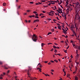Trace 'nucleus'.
<instances>
[{
	"instance_id": "obj_1",
	"label": "nucleus",
	"mask_w": 80,
	"mask_h": 80,
	"mask_svg": "<svg viewBox=\"0 0 80 80\" xmlns=\"http://www.w3.org/2000/svg\"><path fill=\"white\" fill-rule=\"evenodd\" d=\"M29 37H32V40L34 41V42H36L38 40V37L37 36H36L35 34H33L32 36V35L30 34L29 35Z\"/></svg>"
},
{
	"instance_id": "obj_2",
	"label": "nucleus",
	"mask_w": 80,
	"mask_h": 80,
	"mask_svg": "<svg viewBox=\"0 0 80 80\" xmlns=\"http://www.w3.org/2000/svg\"><path fill=\"white\" fill-rule=\"evenodd\" d=\"M31 70V69H28V77H29L28 78H30V80H33V79H32V78L31 77V76H30V75H31L29 72V71Z\"/></svg>"
},
{
	"instance_id": "obj_3",
	"label": "nucleus",
	"mask_w": 80,
	"mask_h": 80,
	"mask_svg": "<svg viewBox=\"0 0 80 80\" xmlns=\"http://www.w3.org/2000/svg\"><path fill=\"white\" fill-rule=\"evenodd\" d=\"M75 18L78 20H80V15L77 14L76 15Z\"/></svg>"
},
{
	"instance_id": "obj_4",
	"label": "nucleus",
	"mask_w": 80,
	"mask_h": 80,
	"mask_svg": "<svg viewBox=\"0 0 80 80\" xmlns=\"http://www.w3.org/2000/svg\"><path fill=\"white\" fill-rule=\"evenodd\" d=\"M73 4H74V5H75L76 7H77L79 5V4L78 2L73 3Z\"/></svg>"
},
{
	"instance_id": "obj_5",
	"label": "nucleus",
	"mask_w": 80,
	"mask_h": 80,
	"mask_svg": "<svg viewBox=\"0 0 80 80\" xmlns=\"http://www.w3.org/2000/svg\"><path fill=\"white\" fill-rule=\"evenodd\" d=\"M48 2L49 3H50V2H52L53 3H57V2L56 1H48Z\"/></svg>"
},
{
	"instance_id": "obj_6",
	"label": "nucleus",
	"mask_w": 80,
	"mask_h": 80,
	"mask_svg": "<svg viewBox=\"0 0 80 80\" xmlns=\"http://www.w3.org/2000/svg\"><path fill=\"white\" fill-rule=\"evenodd\" d=\"M37 22H39V20L36 19V20H34L33 22V23H36Z\"/></svg>"
},
{
	"instance_id": "obj_7",
	"label": "nucleus",
	"mask_w": 80,
	"mask_h": 80,
	"mask_svg": "<svg viewBox=\"0 0 80 80\" xmlns=\"http://www.w3.org/2000/svg\"><path fill=\"white\" fill-rule=\"evenodd\" d=\"M38 70H39V72H42V69H41L40 68H37Z\"/></svg>"
},
{
	"instance_id": "obj_8",
	"label": "nucleus",
	"mask_w": 80,
	"mask_h": 80,
	"mask_svg": "<svg viewBox=\"0 0 80 80\" xmlns=\"http://www.w3.org/2000/svg\"><path fill=\"white\" fill-rule=\"evenodd\" d=\"M2 77H3V74H1L0 76V79H3V78H2Z\"/></svg>"
},
{
	"instance_id": "obj_9",
	"label": "nucleus",
	"mask_w": 80,
	"mask_h": 80,
	"mask_svg": "<svg viewBox=\"0 0 80 80\" xmlns=\"http://www.w3.org/2000/svg\"><path fill=\"white\" fill-rule=\"evenodd\" d=\"M78 56H79V54H77V55H76V59H78Z\"/></svg>"
},
{
	"instance_id": "obj_10",
	"label": "nucleus",
	"mask_w": 80,
	"mask_h": 80,
	"mask_svg": "<svg viewBox=\"0 0 80 80\" xmlns=\"http://www.w3.org/2000/svg\"><path fill=\"white\" fill-rule=\"evenodd\" d=\"M75 28H76V30H77V29H78V26H77L76 25V24H75Z\"/></svg>"
},
{
	"instance_id": "obj_11",
	"label": "nucleus",
	"mask_w": 80,
	"mask_h": 80,
	"mask_svg": "<svg viewBox=\"0 0 80 80\" xmlns=\"http://www.w3.org/2000/svg\"><path fill=\"white\" fill-rule=\"evenodd\" d=\"M78 78L77 77H75V80H78Z\"/></svg>"
},
{
	"instance_id": "obj_12",
	"label": "nucleus",
	"mask_w": 80,
	"mask_h": 80,
	"mask_svg": "<svg viewBox=\"0 0 80 80\" xmlns=\"http://www.w3.org/2000/svg\"><path fill=\"white\" fill-rule=\"evenodd\" d=\"M62 32L63 33H65V34H66L67 33V32L66 31H62Z\"/></svg>"
},
{
	"instance_id": "obj_13",
	"label": "nucleus",
	"mask_w": 80,
	"mask_h": 80,
	"mask_svg": "<svg viewBox=\"0 0 80 80\" xmlns=\"http://www.w3.org/2000/svg\"><path fill=\"white\" fill-rule=\"evenodd\" d=\"M63 13L64 14V17H65V20L66 19V18H67L66 17V15H65V12H63Z\"/></svg>"
},
{
	"instance_id": "obj_14",
	"label": "nucleus",
	"mask_w": 80,
	"mask_h": 80,
	"mask_svg": "<svg viewBox=\"0 0 80 80\" xmlns=\"http://www.w3.org/2000/svg\"><path fill=\"white\" fill-rule=\"evenodd\" d=\"M44 45H45V44H44V43H41V47H43V46Z\"/></svg>"
},
{
	"instance_id": "obj_15",
	"label": "nucleus",
	"mask_w": 80,
	"mask_h": 80,
	"mask_svg": "<svg viewBox=\"0 0 80 80\" xmlns=\"http://www.w3.org/2000/svg\"><path fill=\"white\" fill-rule=\"evenodd\" d=\"M71 28H75V27H74V26L73 25H72Z\"/></svg>"
},
{
	"instance_id": "obj_16",
	"label": "nucleus",
	"mask_w": 80,
	"mask_h": 80,
	"mask_svg": "<svg viewBox=\"0 0 80 80\" xmlns=\"http://www.w3.org/2000/svg\"><path fill=\"white\" fill-rule=\"evenodd\" d=\"M18 77L16 76L15 77V78L16 79L15 80H19V79H17V78Z\"/></svg>"
},
{
	"instance_id": "obj_17",
	"label": "nucleus",
	"mask_w": 80,
	"mask_h": 80,
	"mask_svg": "<svg viewBox=\"0 0 80 80\" xmlns=\"http://www.w3.org/2000/svg\"><path fill=\"white\" fill-rule=\"evenodd\" d=\"M3 64V62L0 61V65H2Z\"/></svg>"
},
{
	"instance_id": "obj_18",
	"label": "nucleus",
	"mask_w": 80,
	"mask_h": 80,
	"mask_svg": "<svg viewBox=\"0 0 80 80\" xmlns=\"http://www.w3.org/2000/svg\"><path fill=\"white\" fill-rule=\"evenodd\" d=\"M4 68H5V69H8V68H7V67H6V65H5L4 66Z\"/></svg>"
},
{
	"instance_id": "obj_19",
	"label": "nucleus",
	"mask_w": 80,
	"mask_h": 80,
	"mask_svg": "<svg viewBox=\"0 0 80 80\" xmlns=\"http://www.w3.org/2000/svg\"><path fill=\"white\" fill-rule=\"evenodd\" d=\"M10 70H8L7 72V74H8V73H10Z\"/></svg>"
},
{
	"instance_id": "obj_20",
	"label": "nucleus",
	"mask_w": 80,
	"mask_h": 80,
	"mask_svg": "<svg viewBox=\"0 0 80 80\" xmlns=\"http://www.w3.org/2000/svg\"><path fill=\"white\" fill-rule=\"evenodd\" d=\"M60 27H61V26H58V28L60 30H61Z\"/></svg>"
},
{
	"instance_id": "obj_21",
	"label": "nucleus",
	"mask_w": 80,
	"mask_h": 80,
	"mask_svg": "<svg viewBox=\"0 0 80 80\" xmlns=\"http://www.w3.org/2000/svg\"><path fill=\"white\" fill-rule=\"evenodd\" d=\"M54 48H57L55 46H53Z\"/></svg>"
},
{
	"instance_id": "obj_22",
	"label": "nucleus",
	"mask_w": 80,
	"mask_h": 80,
	"mask_svg": "<svg viewBox=\"0 0 80 80\" xmlns=\"http://www.w3.org/2000/svg\"><path fill=\"white\" fill-rule=\"evenodd\" d=\"M29 3L31 4H33V2H29Z\"/></svg>"
},
{
	"instance_id": "obj_23",
	"label": "nucleus",
	"mask_w": 80,
	"mask_h": 80,
	"mask_svg": "<svg viewBox=\"0 0 80 80\" xmlns=\"http://www.w3.org/2000/svg\"><path fill=\"white\" fill-rule=\"evenodd\" d=\"M67 50H64V52L65 53H67Z\"/></svg>"
},
{
	"instance_id": "obj_24",
	"label": "nucleus",
	"mask_w": 80,
	"mask_h": 80,
	"mask_svg": "<svg viewBox=\"0 0 80 80\" xmlns=\"http://www.w3.org/2000/svg\"><path fill=\"white\" fill-rule=\"evenodd\" d=\"M6 5V3L4 2L3 3V6H5Z\"/></svg>"
},
{
	"instance_id": "obj_25",
	"label": "nucleus",
	"mask_w": 80,
	"mask_h": 80,
	"mask_svg": "<svg viewBox=\"0 0 80 80\" xmlns=\"http://www.w3.org/2000/svg\"><path fill=\"white\" fill-rule=\"evenodd\" d=\"M69 62H70V63H71V62H72V58H71L70 59V60L69 61Z\"/></svg>"
},
{
	"instance_id": "obj_26",
	"label": "nucleus",
	"mask_w": 80,
	"mask_h": 80,
	"mask_svg": "<svg viewBox=\"0 0 80 80\" xmlns=\"http://www.w3.org/2000/svg\"><path fill=\"white\" fill-rule=\"evenodd\" d=\"M42 15H43V14L42 13H41L39 14V16H42Z\"/></svg>"
},
{
	"instance_id": "obj_27",
	"label": "nucleus",
	"mask_w": 80,
	"mask_h": 80,
	"mask_svg": "<svg viewBox=\"0 0 80 80\" xmlns=\"http://www.w3.org/2000/svg\"><path fill=\"white\" fill-rule=\"evenodd\" d=\"M35 18H38V17L37 16H36L35 17Z\"/></svg>"
},
{
	"instance_id": "obj_28",
	"label": "nucleus",
	"mask_w": 80,
	"mask_h": 80,
	"mask_svg": "<svg viewBox=\"0 0 80 80\" xmlns=\"http://www.w3.org/2000/svg\"><path fill=\"white\" fill-rule=\"evenodd\" d=\"M71 30L73 32V28H71Z\"/></svg>"
},
{
	"instance_id": "obj_29",
	"label": "nucleus",
	"mask_w": 80,
	"mask_h": 80,
	"mask_svg": "<svg viewBox=\"0 0 80 80\" xmlns=\"http://www.w3.org/2000/svg\"><path fill=\"white\" fill-rule=\"evenodd\" d=\"M20 6H19L17 8L18 10V9H20Z\"/></svg>"
},
{
	"instance_id": "obj_30",
	"label": "nucleus",
	"mask_w": 80,
	"mask_h": 80,
	"mask_svg": "<svg viewBox=\"0 0 80 80\" xmlns=\"http://www.w3.org/2000/svg\"><path fill=\"white\" fill-rule=\"evenodd\" d=\"M54 61L55 62H56V63H57V62H58V61L57 60H54Z\"/></svg>"
},
{
	"instance_id": "obj_31",
	"label": "nucleus",
	"mask_w": 80,
	"mask_h": 80,
	"mask_svg": "<svg viewBox=\"0 0 80 80\" xmlns=\"http://www.w3.org/2000/svg\"><path fill=\"white\" fill-rule=\"evenodd\" d=\"M75 68V71H77V66H76Z\"/></svg>"
},
{
	"instance_id": "obj_32",
	"label": "nucleus",
	"mask_w": 80,
	"mask_h": 80,
	"mask_svg": "<svg viewBox=\"0 0 80 80\" xmlns=\"http://www.w3.org/2000/svg\"><path fill=\"white\" fill-rule=\"evenodd\" d=\"M76 54H77V55H78V50H77L76 51Z\"/></svg>"
},
{
	"instance_id": "obj_33",
	"label": "nucleus",
	"mask_w": 80,
	"mask_h": 80,
	"mask_svg": "<svg viewBox=\"0 0 80 80\" xmlns=\"http://www.w3.org/2000/svg\"><path fill=\"white\" fill-rule=\"evenodd\" d=\"M51 12H52V13H55V12L54 11H50Z\"/></svg>"
},
{
	"instance_id": "obj_34",
	"label": "nucleus",
	"mask_w": 80,
	"mask_h": 80,
	"mask_svg": "<svg viewBox=\"0 0 80 80\" xmlns=\"http://www.w3.org/2000/svg\"><path fill=\"white\" fill-rule=\"evenodd\" d=\"M49 15H50L51 16H53V15L50 14V13H49Z\"/></svg>"
},
{
	"instance_id": "obj_35",
	"label": "nucleus",
	"mask_w": 80,
	"mask_h": 80,
	"mask_svg": "<svg viewBox=\"0 0 80 80\" xmlns=\"http://www.w3.org/2000/svg\"><path fill=\"white\" fill-rule=\"evenodd\" d=\"M61 3H62V1H61L59 3V5H60V4H61Z\"/></svg>"
},
{
	"instance_id": "obj_36",
	"label": "nucleus",
	"mask_w": 80,
	"mask_h": 80,
	"mask_svg": "<svg viewBox=\"0 0 80 80\" xmlns=\"http://www.w3.org/2000/svg\"><path fill=\"white\" fill-rule=\"evenodd\" d=\"M55 52H57V50H56V49H55V51H54Z\"/></svg>"
},
{
	"instance_id": "obj_37",
	"label": "nucleus",
	"mask_w": 80,
	"mask_h": 80,
	"mask_svg": "<svg viewBox=\"0 0 80 80\" xmlns=\"http://www.w3.org/2000/svg\"><path fill=\"white\" fill-rule=\"evenodd\" d=\"M51 72H54V70L52 69L51 70Z\"/></svg>"
},
{
	"instance_id": "obj_38",
	"label": "nucleus",
	"mask_w": 80,
	"mask_h": 80,
	"mask_svg": "<svg viewBox=\"0 0 80 80\" xmlns=\"http://www.w3.org/2000/svg\"><path fill=\"white\" fill-rule=\"evenodd\" d=\"M51 31H52V32H53L54 31V29H52Z\"/></svg>"
},
{
	"instance_id": "obj_39",
	"label": "nucleus",
	"mask_w": 80,
	"mask_h": 80,
	"mask_svg": "<svg viewBox=\"0 0 80 80\" xmlns=\"http://www.w3.org/2000/svg\"><path fill=\"white\" fill-rule=\"evenodd\" d=\"M33 13H37V12H36L34 11V12H33Z\"/></svg>"
},
{
	"instance_id": "obj_40",
	"label": "nucleus",
	"mask_w": 80,
	"mask_h": 80,
	"mask_svg": "<svg viewBox=\"0 0 80 80\" xmlns=\"http://www.w3.org/2000/svg\"><path fill=\"white\" fill-rule=\"evenodd\" d=\"M39 67H40V68H42V66L40 65V66H39Z\"/></svg>"
},
{
	"instance_id": "obj_41",
	"label": "nucleus",
	"mask_w": 80,
	"mask_h": 80,
	"mask_svg": "<svg viewBox=\"0 0 80 80\" xmlns=\"http://www.w3.org/2000/svg\"><path fill=\"white\" fill-rule=\"evenodd\" d=\"M44 63H47V62H48V61H45L44 62Z\"/></svg>"
},
{
	"instance_id": "obj_42",
	"label": "nucleus",
	"mask_w": 80,
	"mask_h": 80,
	"mask_svg": "<svg viewBox=\"0 0 80 80\" xmlns=\"http://www.w3.org/2000/svg\"><path fill=\"white\" fill-rule=\"evenodd\" d=\"M29 17L30 18H32V15L30 16H29Z\"/></svg>"
},
{
	"instance_id": "obj_43",
	"label": "nucleus",
	"mask_w": 80,
	"mask_h": 80,
	"mask_svg": "<svg viewBox=\"0 0 80 80\" xmlns=\"http://www.w3.org/2000/svg\"><path fill=\"white\" fill-rule=\"evenodd\" d=\"M17 13L18 15H19V13H18V11L17 12Z\"/></svg>"
},
{
	"instance_id": "obj_44",
	"label": "nucleus",
	"mask_w": 80,
	"mask_h": 80,
	"mask_svg": "<svg viewBox=\"0 0 80 80\" xmlns=\"http://www.w3.org/2000/svg\"><path fill=\"white\" fill-rule=\"evenodd\" d=\"M62 30L63 32H64V31H65V29H64L63 28H62Z\"/></svg>"
},
{
	"instance_id": "obj_45",
	"label": "nucleus",
	"mask_w": 80,
	"mask_h": 80,
	"mask_svg": "<svg viewBox=\"0 0 80 80\" xmlns=\"http://www.w3.org/2000/svg\"><path fill=\"white\" fill-rule=\"evenodd\" d=\"M42 12H43V13H45L46 12H45V11H43Z\"/></svg>"
},
{
	"instance_id": "obj_46",
	"label": "nucleus",
	"mask_w": 80,
	"mask_h": 80,
	"mask_svg": "<svg viewBox=\"0 0 80 80\" xmlns=\"http://www.w3.org/2000/svg\"><path fill=\"white\" fill-rule=\"evenodd\" d=\"M38 3H39V4H40V5L42 4V2H38Z\"/></svg>"
},
{
	"instance_id": "obj_47",
	"label": "nucleus",
	"mask_w": 80,
	"mask_h": 80,
	"mask_svg": "<svg viewBox=\"0 0 80 80\" xmlns=\"http://www.w3.org/2000/svg\"><path fill=\"white\" fill-rule=\"evenodd\" d=\"M38 65H38H40H40H41L40 64V63H39Z\"/></svg>"
},
{
	"instance_id": "obj_48",
	"label": "nucleus",
	"mask_w": 80,
	"mask_h": 80,
	"mask_svg": "<svg viewBox=\"0 0 80 80\" xmlns=\"http://www.w3.org/2000/svg\"><path fill=\"white\" fill-rule=\"evenodd\" d=\"M48 65H51V62H49V63H48Z\"/></svg>"
},
{
	"instance_id": "obj_49",
	"label": "nucleus",
	"mask_w": 80,
	"mask_h": 80,
	"mask_svg": "<svg viewBox=\"0 0 80 80\" xmlns=\"http://www.w3.org/2000/svg\"><path fill=\"white\" fill-rule=\"evenodd\" d=\"M30 10H27V12H30Z\"/></svg>"
},
{
	"instance_id": "obj_50",
	"label": "nucleus",
	"mask_w": 80,
	"mask_h": 80,
	"mask_svg": "<svg viewBox=\"0 0 80 80\" xmlns=\"http://www.w3.org/2000/svg\"><path fill=\"white\" fill-rule=\"evenodd\" d=\"M42 2H45V1H41Z\"/></svg>"
},
{
	"instance_id": "obj_51",
	"label": "nucleus",
	"mask_w": 80,
	"mask_h": 80,
	"mask_svg": "<svg viewBox=\"0 0 80 80\" xmlns=\"http://www.w3.org/2000/svg\"><path fill=\"white\" fill-rule=\"evenodd\" d=\"M62 70H63V72H65V69H62Z\"/></svg>"
},
{
	"instance_id": "obj_52",
	"label": "nucleus",
	"mask_w": 80,
	"mask_h": 80,
	"mask_svg": "<svg viewBox=\"0 0 80 80\" xmlns=\"http://www.w3.org/2000/svg\"><path fill=\"white\" fill-rule=\"evenodd\" d=\"M54 50V49H53L52 48L51 50V51H53Z\"/></svg>"
},
{
	"instance_id": "obj_53",
	"label": "nucleus",
	"mask_w": 80,
	"mask_h": 80,
	"mask_svg": "<svg viewBox=\"0 0 80 80\" xmlns=\"http://www.w3.org/2000/svg\"><path fill=\"white\" fill-rule=\"evenodd\" d=\"M58 11H60V8H58Z\"/></svg>"
},
{
	"instance_id": "obj_54",
	"label": "nucleus",
	"mask_w": 80,
	"mask_h": 80,
	"mask_svg": "<svg viewBox=\"0 0 80 80\" xmlns=\"http://www.w3.org/2000/svg\"><path fill=\"white\" fill-rule=\"evenodd\" d=\"M39 38H42V37H41V36H39Z\"/></svg>"
},
{
	"instance_id": "obj_55",
	"label": "nucleus",
	"mask_w": 80,
	"mask_h": 80,
	"mask_svg": "<svg viewBox=\"0 0 80 80\" xmlns=\"http://www.w3.org/2000/svg\"><path fill=\"white\" fill-rule=\"evenodd\" d=\"M51 62H52V63H53V62H54V61H51Z\"/></svg>"
},
{
	"instance_id": "obj_56",
	"label": "nucleus",
	"mask_w": 80,
	"mask_h": 80,
	"mask_svg": "<svg viewBox=\"0 0 80 80\" xmlns=\"http://www.w3.org/2000/svg\"><path fill=\"white\" fill-rule=\"evenodd\" d=\"M50 4H54V3H52V2H50Z\"/></svg>"
},
{
	"instance_id": "obj_57",
	"label": "nucleus",
	"mask_w": 80,
	"mask_h": 80,
	"mask_svg": "<svg viewBox=\"0 0 80 80\" xmlns=\"http://www.w3.org/2000/svg\"><path fill=\"white\" fill-rule=\"evenodd\" d=\"M57 20H59L60 19H59V18H58V17H57Z\"/></svg>"
},
{
	"instance_id": "obj_58",
	"label": "nucleus",
	"mask_w": 80,
	"mask_h": 80,
	"mask_svg": "<svg viewBox=\"0 0 80 80\" xmlns=\"http://www.w3.org/2000/svg\"><path fill=\"white\" fill-rule=\"evenodd\" d=\"M74 34L75 35V36H77V35L76 34V33H74Z\"/></svg>"
},
{
	"instance_id": "obj_59",
	"label": "nucleus",
	"mask_w": 80,
	"mask_h": 80,
	"mask_svg": "<svg viewBox=\"0 0 80 80\" xmlns=\"http://www.w3.org/2000/svg\"><path fill=\"white\" fill-rule=\"evenodd\" d=\"M44 75L46 76V77H47V75L46 74H44Z\"/></svg>"
},
{
	"instance_id": "obj_60",
	"label": "nucleus",
	"mask_w": 80,
	"mask_h": 80,
	"mask_svg": "<svg viewBox=\"0 0 80 80\" xmlns=\"http://www.w3.org/2000/svg\"><path fill=\"white\" fill-rule=\"evenodd\" d=\"M48 20H51V19H50V18H48Z\"/></svg>"
},
{
	"instance_id": "obj_61",
	"label": "nucleus",
	"mask_w": 80,
	"mask_h": 80,
	"mask_svg": "<svg viewBox=\"0 0 80 80\" xmlns=\"http://www.w3.org/2000/svg\"><path fill=\"white\" fill-rule=\"evenodd\" d=\"M7 75H8V77H9V78H10V76L9 75H8V74H7Z\"/></svg>"
},
{
	"instance_id": "obj_62",
	"label": "nucleus",
	"mask_w": 80,
	"mask_h": 80,
	"mask_svg": "<svg viewBox=\"0 0 80 80\" xmlns=\"http://www.w3.org/2000/svg\"><path fill=\"white\" fill-rule=\"evenodd\" d=\"M78 49H80V46L78 47Z\"/></svg>"
},
{
	"instance_id": "obj_63",
	"label": "nucleus",
	"mask_w": 80,
	"mask_h": 80,
	"mask_svg": "<svg viewBox=\"0 0 80 80\" xmlns=\"http://www.w3.org/2000/svg\"><path fill=\"white\" fill-rule=\"evenodd\" d=\"M35 15H36V16H38V14H36Z\"/></svg>"
},
{
	"instance_id": "obj_64",
	"label": "nucleus",
	"mask_w": 80,
	"mask_h": 80,
	"mask_svg": "<svg viewBox=\"0 0 80 80\" xmlns=\"http://www.w3.org/2000/svg\"><path fill=\"white\" fill-rule=\"evenodd\" d=\"M32 17H33V18H34V17H35V15H33V16H32Z\"/></svg>"
}]
</instances>
